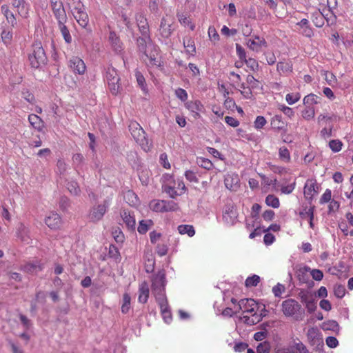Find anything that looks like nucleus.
Segmentation results:
<instances>
[{
  "instance_id": "nucleus-1",
  "label": "nucleus",
  "mask_w": 353,
  "mask_h": 353,
  "mask_svg": "<svg viewBox=\"0 0 353 353\" xmlns=\"http://www.w3.org/2000/svg\"><path fill=\"white\" fill-rule=\"evenodd\" d=\"M238 308L243 312V322L249 325L257 324L265 316V306L260 305L252 299H241L238 303Z\"/></svg>"
},
{
  "instance_id": "nucleus-2",
  "label": "nucleus",
  "mask_w": 353,
  "mask_h": 353,
  "mask_svg": "<svg viewBox=\"0 0 353 353\" xmlns=\"http://www.w3.org/2000/svg\"><path fill=\"white\" fill-rule=\"evenodd\" d=\"M145 37H139L137 40L139 50L145 57L143 59L148 66H163L161 57L159 54V48L151 40L150 35H143Z\"/></svg>"
},
{
  "instance_id": "nucleus-3",
  "label": "nucleus",
  "mask_w": 353,
  "mask_h": 353,
  "mask_svg": "<svg viewBox=\"0 0 353 353\" xmlns=\"http://www.w3.org/2000/svg\"><path fill=\"white\" fill-rule=\"evenodd\" d=\"M165 285V273L163 270L159 271L156 274L152 276L151 289L157 302L167 299Z\"/></svg>"
},
{
  "instance_id": "nucleus-4",
  "label": "nucleus",
  "mask_w": 353,
  "mask_h": 353,
  "mask_svg": "<svg viewBox=\"0 0 353 353\" xmlns=\"http://www.w3.org/2000/svg\"><path fill=\"white\" fill-rule=\"evenodd\" d=\"M129 130L134 139L144 151L148 152L151 150L152 143H150L146 138L145 131L137 122H130L129 124Z\"/></svg>"
},
{
  "instance_id": "nucleus-5",
  "label": "nucleus",
  "mask_w": 353,
  "mask_h": 353,
  "mask_svg": "<svg viewBox=\"0 0 353 353\" xmlns=\"http://www.w3.org/2000/svg\"><path fill=\"white\" fill-rule=\"evenodd\" d=\"M28 60L32 68L37 69L46 63L47 57L41 43H35L32 46Z\"/></svg>"
},
{
  "instance_id": "nucleus-6",
  "label": "nucleus",
  "mask_w": 353,
  "mask_h": 353,
  "mask_svg": "<svg viewBox=\"0 0 353 353\" xmlns=\"http://www.w3.org/2000/svg\"><path fill=\"white\" fill-rule=\"evenodd\" d=\"M150 210L156 212H174L179 209L178 204L173 201L154 199L150 202Z\"/></svg>"
},
{
  "instance_id": "nucleus-7",
  "label": "nucleus",
  "mask_w": 353,
  "mask_h": 353,
  "mask_svg": "<svg viewBox=\"0 0 353 353\" xmlns=\"http://www.w3.org/2000/svg\"><path fill=\"white\" fill-rule=\"evenodd\" d=\"M105 79L110 92L113 95H117L120 90V78L117 70L112 66L108 67L105 72Z\"/></svg>"
},
{
  "instance_id": "nucleus-8",
  "label": "nucleus",
  "mask_w": 353,
  "mask_h": 353,
  "mask_svg": "<svg viewBox=\"0 0 353 353\" xmlns=\"http://www.w3.org/2000/svg\"><path fill=\"white\" fill-rule=\"evenodd\" d=\"M172 181L169 184L163 185L164 191L169 194L171 198H175L177 196L183 194L186 191V187L182 180L172 179V176H169Z\"/></svg>"
},
{
  "instance_id": "nucleus-9",
  "label": "nucleus",
  "mask_w": 353,
  "mask_h": 353,
  "mask_svg": "<svg viewBox=\"0 0 353 353\" xmlns=\"http://www.w3.org/2000/svg\"><path fill=\"white\" fill-rule=\"evenodd\" d=\"M306 336L308 343L310 346L314 347L316 350L323 346L322 334L318 327H310L307 330Z\"/></svg>"
},
{
  "instance_id": "nucleus-10",
  "label": "nucleus",
  "mask_w": 353,
  "mask_h": 353,
  "mask_svg": "<svg viewBox=\"0 0 353 353\" xmlns=\"http://www.w3.org/2000/svg\"><path fill=\"white\" fill-rule=\"evenodd\" d=\"M109 206L108 201L105 200L102 204L94 205L90 210L88 219L90 221L96 223L101 220L107 212Z\"/></svg>"
},
{
  "instance_id": "nucleus-11",
  "label": "nucleus",
  "mask_w": 353,
  "mask_h": 353,
  "mask_svg": "<svg viewBox=\"0 0 353 353\" xmlns=\"http://www.w3.org/2000/svg\"><path fill=\"white\" fill-rule=\"evenodd\" d=\"M52 13L57 22L67 21L68 17L61 0H50Z\"/></svg>"
},
{
  "instance_id": "nucleus-12",
  "label": "nucleus",
  "mask_w": 353,
  "mask_h": 353,
  "mask_svg": "<svg viewBox=\"0 0 353 353\" xmlns=\"http://www.w3.org/2000/svg\"><path fill=\"white\" fill-rule=\"evenodd\" d=\"M174 23V18L171 15L163 16L161 21L159 32L163 38H168L171 36L173 29L172 26Z\"/></svg>"
},
{
  "instance_id": "nucleus-13",
  "label": "nucleus",
  "mask_w": 353,
  "mask_h": 353,
  "mask_svg": "<svg viewBox=\"0 0 353 353\" xmlns=\"http://www.w3.org/2000/svg\"><path fill=\"white\" fill-rule=\"evenodd\" d=\"M299 296L301 303L305 305L309 313H312L316 310L315 298L311 292L302 290L299 292Z\"/></svg>"
},
{
  "instance_id": "nucleus-14",
  "label": "nucleus",
  "mask_w": 353,
  "mask_h": 353,
  "mask_svg": "<svg viewBox=\"0 0 353 353\" xmlns=\"http://www.w3.org/2000/svg\"><path fill=\"white\" fill-rule=\"evenodd\" d=\"M319 186L314 179H309L304 185V196L307 200L312 201L314 196L318 194Z\"/></svg>"
},
{
  "instance_id": "nucleus-15",
  "label": "nucleus",
  "mask_w": 353,
  "mask_h": 353,
  "mask_svg": "<svg viewBox=\"0 0 353 353\" xmlns=\"http://www.w3.org/2000/svg\"><path fill=\"white\" fill-rule=\"evenodd\" d=\"M301 308V305L294 299H288L282 303V310L286 316H294Z\"/></svg>"
},
{
  "instance_id": "nucleus-16",
  "label": "nucleus",
  "mask_w": 353,
  "mask_h": 353,
  "mask_svg": "<svg viewBox=\"0 0 353 353\" xmlns=\"http://www.w3.org/2000/svg\"><path fill=\"white\" fill-rule=\"evenodd\" d=\"M238 213L236 209L232 204L225 205L223 213V220L225 223L229 225H233L237 221Z\"/></svg>"
},
{
  "instance_id": "nucleus-17",
  "label": "nucleus",
  "mask_w": 353,
  "mask_h": 353,
  "mask_svg": "<svg viewBox=\"0 0 353 353\" xmlns=\"http://www.w3.org/2000/svg\"><path fill=\"white\" fill-rule=\"evenodd\" d=\"M72 14L79 26L83 28L87 26L89 19L83 5H79V6L74 8Z\"/></svg>"
},
{
  "instance_id": "nucleus-18",
  "label": "nucleus",
  "mask_w": 353,
  "mask_h": 353,
  "mask_svg": "<svg viewBox=\"0 0 353 353\" xmlns=\"http://www.w3.org/2000/svg\"><path fill=\"white\" fill-rule=\"evenodd\" d=\"M45 223L50 230H57L62 223L61 217L58 213L52 212L45 218Z\"/></svg>"
},
{
  "instance_id": "nucleus-19",
  "label": "nucleus",
  "mask_w": 353,
  "mask_h": 353,
  "mask_svg": "<svg viewBox=\"0 0 353 353\" xmlns=\"http://www.w3.org/2000/svg\"><path fill=\"white\" fill-rule=\"evenodd\" d=\"M185 107L193 114L192 116L195 119H199L201 117L200 113L205 110L203 105L199 100L187 102Z\"/></svg>"
},
{
  "instance_id": "nucleus-20",
  "label": "nucleus",
  "mask_w": 353,
  "mask_h": 353,
  "mask_svg": "<svg viewBox=\"0 0 353 353\" xmlns=\"http://www.w3.org/2000/svg\"><path fill=\"white\" fill-rule=\"evenodd\" d=\"M247 46L252 51L259 52L263 47L267 46V42L263 37L255 35L247 41Z\"/></svg>"
},
{
  "instance_id": "nucleus-21",
  "label": "nucleus",
  "mask_w": 353,
  "mask_h": 353,
  "mask_svg": "<svg viewBox=\"0 0 353 353\" xmlns=\"http://www.w3.org/2000/svg\"><path fill=\"white\" fill-rule=\"evenodd\" d=\"M69 67L74 73L79 74H84L86 70L84 61L79 57H72L70 59Z\"/></svg>"
},
{
  "instance_id": "nucleus-22",
  "label": "nucleus",
  "mask_w": 353,
  "mask_h": 353,
  "mask_svg": "<svg viewBox=\"0 0 353 353\" xmlns=\"http://www.w3.org/2000/svg\"><path fill=\"white\" fill-rule=\"evenodd\" d=\"M12 6L17 9L18 14L23 18H27L29 13L30 5L26 0H12Z\"/></svg>"
},
{
  "instance_id": "nucleus-23",
  "label": "nucleus",
  "mask_w": 353,
  "mask_h": 353,
  "mask_svg": "<svg viewBox=\"0 0 353 353\" xmlns=\"http://www.w3.org/2000/svg\"><path fill=\"white\" fill-rule=\"evenodd\" d=\"M160 307L161 313L164 321L169 323L172 320V313L168 305V299L161 300L157 301Z\"/></svg>"
},
{
  "instance_id": "nucleus-24",
  "label": "nucleus",
  "mask_w": 353,
  "mask_h": 353,
  "mask_svg": "<svg viewBox=\"0 0 353 353\" xmlns=\"http://www.w3.org/2000/svg\"><path fill=\"white\" fill-rule=\"evenodd\" d=\"M121 216L128 229L134 230L136 226V220L134 214L127 210H123L121 213Z\"/></svg>"
},
{
  "instance_id": "nucleus-25",
  "label": "nucleus",
  "mask_w": 353,
  "mask_h": 353,
  "mask_svg": "<svg viewBox=\"0 0 353 353\" xmlns=\"http://www.w3.org/2000/svg\"><path fill=\"white\" fill-rule=\"evenodd\" d=\"M28 121L30 125L38 132H42L45 127L43 121L35 114H30L28 116Z\"/></svg>"
},
{
  "instance_id": "nucleus-26",
  "label": "nucleus",
  "mask_w": 353,
  "mask_h": 353,
  "mask_svg": "<svg viewBox=\"0 0 353 353\" xmlns=\"http://www.w3.org/2000/svg\"><path fill=\"white\" fill-rule=\"evenodd\" d=\"M150 290L148 284L146 281L141 283L139 288V302L145 303L149 298Z\"/></svg>"
},
{
  "instance_id": "nucleus-27",
  "label": "nucleus",
  "mask_w": 353,
  "mask_h": 353,
  "mask_svg": "<svg viewBox=\"0 0 353 353\" xmlns=\"http://www.w3.org/2000/svg\"><path fill=\"white\" fill-rule=\"evenodd\" d=\"M1 10L6 17L8 23L14 27L17 24V19L13 12L10 10L8 6L6 4L1 6Z\"/></svg>"
},
{
  "instance_id": "nucleus-28",
  "label": "nucleus",
  "mask_w": 353,
  "mask_h": 353,
  "mask_svg": "<svg viewBox=\"0 0 353 353\" xmlns=\"http://www.w3.org/2000/svg\"><path fill=\"white\" fill-rule=\"evenodd\" d=\"M224 181L228 189L234 190L239 186V179L237 174H228Z\"/></svg>"
},
{
  "instance_id": "nucleus-29",
  "label": "nucleus",
  "mask_w": 353,
  "mask_h": 353,
  "mask_svg": "<svg viewBox=\"0 0 353 353\" xmlns=\"http://www.w3.org/2000/svg\"><path fill=\"white\" fill-rule=\"evenodd\" d=\"M310 271V268L304 266L299 269L297 272V278L299 281L303 283H310L313 285V281L310 280L308 272Z\"/></svg>"
},
{
  "instance_id": "nucleus-30",
  "label": "nucleus",
  "mask_w": 353,
  "mask_h": 353,
  "mask_svg": "<svg viewBox=\"0 0 353 353\" xmlns=\"http://www.w3.org/2000/svg\"><path fill=\"white\" fill-rule=\"evenodd\" d=\"M177 18L181 25L189 28L192 31L194 30L196 27L195 24L192 22L189 16L183 13H177Z\"/></svg>"
},
{
  "instance_id": "nucleus-31",
  "label": "nucleus",
  "mask_w": 353,
  "mask_h": 353,
  "mask_svg": "<svg viewBox=\"0 0 353 353\" xmlns=\"http://www.w3.org/2000/svg\"><path fill=\"white\" fill-rule=\"evenodd\" d=\"M136 21L139 30L143 34H147L148 32V24L146 17L142 14L136 15Z\"/></svg>"
},
{
  "instance_id": "nucleus-32",
  "label": "nucleus",
  "mask_w": 353,
  "mask_h": 353,
  "mask_svg": "<svg viewBox=\"0 0 353 353\" xmlns=\"http://www.w3.org/2000/svg\"><path fill=\"white\" fill-rule=\"evenodd\" d=\"M270 125L272 129L276 130L277 131L282 130L285 127V123L283 121L281 115H274L271 121Z\"/></svg>"
},
{
  "instance_id": "nucleus-33",
  "label": "nucleus",
  "mask_w": 353,
  "mask_h": 353,
  "mask_svg": "<svg viewBox=\"0 0 353 353\" xmlns=\"http://www.w3.org/2000/svg\"><path fill=\"white\" fill-rule=\"evenodd\" d=\"M67 21H61L58 23V26L60 30V32L61 33V35L63 36L65 41L70 44L72 42V37L70 33L69 30L68 29L67 26H65V23Z\"/></svg>"
},
{
  "instance_id": "nucleus-34",
  "label": "nucleus",
  "mask_w": 353,
  "mask_h": 353,
  "mask_svg": "<svg viewBox=\"0 0 353 353\" xmlns=\"http://www.w3.org/2000/svg\"><path fill=\"white\" fill-rule=\"evenodd\" d=\"M42 269V265L39 263H28L24 265L23 267V270L24 272L30 274H37V272L41 271Z\"/></svg>"
},
{
  "instance_id": "nucleus-35",
  "label": "nucleus",
  "mask_w": 353,
  "mask_h": 353,
  "mask_svg": "<svg viewBox=\"0 0 353 353\" xmlns=\"http://www.w3.org/2000/svg\"><path fill=\"white\" fill-rule=\"evenodd\" d=\"M135 77H136L137 83L140 86L143 92L145 94H148V90L147 85L145 83V77H143V75L142 74V73L140 71L137 70L135 71Z\"/></svg>"
},
{
  "instance_id": "nucleus-36",
  "label": "nucleus",
  "mask_w": 353,
  "mask_h": 353,
  "mask_svg": "<svg viewBox=\"0 0 353 353\" xmlns=\"http://www.w3.org/2000/svg\"><path fill=\"white\" fill-rule=\"evenodd\" d=\"M311 19L312 22L316 27L321 28L323 26L325 23V17L319 10L314 12L312 14Z\"/></svg>"
},
{
  "instance_id": "nucleus-37",
  "label": "nucleus",
  "mask_w": 353,
  "mask_h": 353,
  "mask_svg": "<svg viewBox=\"0 0 353 353\" xmlns=\"http://www.w3.org/2000/svg\"><path fill=\"white\" fill-rule=\"evenodd\" d=\"M154 225V223L150 219L141 220L137 228V230L140 234H145L148 230Z\"/></svg>"
},
{
  "instance_id": "nucleus-38",
  "label": "nucleus",
  "mask_w": 353,
  "mask_h": 353,
  "mask_svg": "<svg viewBox=\"0 0 353 353\" xmlns=\"http://www.w3.org/2000/svg\"><path fill=\"white\" fill-rule=\"evenodd\" d=\"M277 71L280 73H288L292 71V63L291 61H280L276 65Z\"/></svg>"
},
{
  "instance_id": "nucleus-39",
  "label": "nucleus",
  "mask_w": 353,
  "mask_h": 353,
  "mask_svg": "<svg viewBox=\"0 0 353 353\" xmlns=\"http://www.w3.org/2000/svg\"><path fill=\"white\" fill-rule=\"evenodd\" d=\"M183 46L186 52L190 55H194L196 52L194 41L191 38L183 39Z\"/></svg>"
},
{
  "instance_id": "nucleus-40",
  "label": "nucleus",
  "mask_w": 353,
  "mask_h": 353,
  "mask_svg": "<svg viewBox=\"0 0 353 353\" xmlns=\"http://www.w3.org/2000/svg\"><path fill=\"white\" fill-rule=\"evenodd\" d=\"M279 159L284 163H290L291 161V156L289 150L285 147H281L279 150Z\"/></svg>"
},
{
  "instance_id": "nucleus-41",
  "label": "nucleus",
  "mask_w": 353,
  "mask_h": 353,
  "mask_svg": "<svg viewBox=\"0 0 353 353\" xmlns=\"http://www.w3.org/2000/svg\"><path fill=\"white\" fill-rule=\"evenodd\" d=\"M314 206L304 208L300 212L299 216L302 219H314Z\"/></svg>"
},
{
  "instance_id": "nucleus-42",
  "label": "nucleus",
  "mask_w": 353,
  "mask_h": 353,
  "mask_svg": "<svg viewBox=\"0 0 353 353\" xmlns=\"http://www.w3.org/2000/svg\"><path fill=\"white\" fill-rule=\"evenodd\" d=\"M178 231L181 234H188L190 237L195 234L194 228L191 225H180L178 226Z\"/></svg>"
},
{
  "instance_id": "nucleus-43",
  "label": "nucleus",
  "mask_w": 353,
  "mask_h": 353,
  "mask_svg": "<svg viewBox=\"0 0 353 353\" xmlns=\"http://www.w3.org/2000/svg\"><path fill=\"white\" fill-rule=\"evenodd\" d=\"M109 39L116 51L120 52L122 50V44L120 39L114 32L110 33Z\"/></svg>"
},
{
  "instance_id": "nucleus-44",
  "label": "nucleus",
  "mask_w": 353,
  "mask_h": 353,
  "mask_svg": "<svg viewBox=\"0 0 353 353\" xmlns=\"http://www.w3.org/2000/svg\"><path fill=\"white\" fill-rule=\"evenodd\" d=\"M124 199L130 205H137L139 202L137 195L132 190H128L124 194Z\"/></svg>"
},
{
  "instance_id": "nucleus-45",
  "label": "nucleus",
  "mask_w": 353,
  "mask_h": 353,
  "mask_svg": "<svg viewBox=\"0 0 353 353\" xmlns=\"http://www.w3.org/2000/svg\"><path fill=\"white\" fill-rule=\"evenodd\" d=\"M302 117L307 121L313 119L315 116V110L313 106L305 105L304 110L301 112Z\"/></svg>"
},
{
  "instance_id": "nucleus-46",
  "label": "nucleus",
  "mask_w": 353,
  "mask_h": 353,
  "mask_svg": "<svg viewBox=\"0 0 353 353\" xmlns=\"http://www.w3.org/2000/svg\"><path fill=\"white\" fill-rule=\"evenodd\" d=\"M265 203L267 205L274 208H278L280 206V201L279 198L273 194H269L266 196Z\"/></svg>"
},
{
  "instance_id": "nucleus-47",
  "label": "nucleus",
  "mask_w": 353,
  "mask_h": 353,
  "mask_svg": "<svg viewBox=\"0 0 353 353\" xmlns=\"http://www.w3.org/2000/svg\"><path fill=\"white\" fill-rule=\"evenodd\" d=\"M320 97L314 94H310L303 98V103L305 105L313 106L314 104H317Z\"/></svg>"
},
{
  "instance_id": "nucleus-48",
  "label": "nucleus",
  "mask_w": 353,
  "mask_h": 353,
  "mask_svg": "<svg viewBox=\"0 0 353 353\" xmlns=\"http://www.w3.org/2000/svg\"><path fill=\"white\" fill-rule=\"evenodd\" d=\"M130 296L128 293H124L123 295V303L121 305V312L127 314L130 309Z\"/></svg>"
},
{
  "instance_id": "nucleus-49",
  "label": "nucleus",
  "mask_w": 353,
  "mask_h": 353,
  "mask_svg": "<svg viewBox=\"0 0 353 353\" xmlns=\"http://www.w3.org/2000/svg\"><path fill=\"white\" fill-rule=\"evenodd\" d=\"M196 163L200 167L205 170H210L213 168V163L208 159L204 157H198Z\"/></svg>"
},
{
  "instance_id": "nucleus-50",
  "label": "nucleus",
  "mask_w": 353,
  "mask_h": 353,
  "mask_svg": "<svg viewBox=\"0 0 353 353\" xmlns=\"http://www.w3.org/2000/svg\"><path fill=\"white\" fill-rule=\"evenodd\" d=\"M301 99V94L298 92L288 93L285 96V101L289 105H293Z\"/></svg>"
},
{
  "instance_id": "nucleus-51",
  "label": "nucleus",
  "mask_w": 353,
  "mask_h": 353,
  "mask_svg": "<svg viewBox=\"0 0 353 353\" xmlns=\"http://www.w3.org/2000/svg\"><path fill=\"white\" fill-rule=\"evenodd\" d=\"M243 62L245 63L246 66L250 71L256 72L259 70V63L255 59H245V60H244Z\"/></svg>"
},
{
  "instance_id": "nucleus-52",
  "label": "nucleus",
  "mask_w": 353,
  "mask_h": 353,
  "mask_svg": "<svg viewBox=\"0 0 353 353\" xmlns=\"http://www.w3.org/2000/svg\"><path fill=\"white\" fill-rule=\"evenodd\" d=\"M260 282V277L258 275L254 274L249 276L245 281V285L247 288L255 287Z\"/></svg>"
},
{
  "instance_id": "nucleus-53",
  "label": "nucleus",
  "mask_w": 353,
  "mask_h": 353,
  "mask_svg": "<svg viewBox=\"0 0 353 353\" xmlns=\"http://www.w3.org/2000/svg\"><path fill=\"white\" fill-rule=\"evenodd\" d=\"M293 353H310L307 347L302 343H295L292 347Z\"/></svg>"
},
{
  "instance_id": "nucleus-54",
  "label": "nucleus",
  "mask_w": 353,
  "mask_h": 353,
  "mask_svg": "<svg viewBox=\"0 0 353 353\" xmlns=\"http://www.w3.org/2000/svg\"><path fill=\"white\" fill-rule=\"evenodd\" d=\"M271 350V345L270 342L263 341L260 343L256 347L257 353H270Z\"/></svg>"
},
{
  "instance_id": "nucleus-55",
  "label": "nucleus",
  "mask_w": 353,
  "mask_h": 353,
  "mask_svg": "<svg viewBox=\"0 0 353 353\" xmlns=\"http://www.w3.org/2000/svg\"><path fill=\"white\" fill-rule=\"evenodd\" d=\"M329 146L332 152H338L341 150L343 143L339 139H333L329 142Z\"/></svg>"
},
{
  "instance_id": "nucleus-56",
  "label": "nucleus",
  "mask_w": 353,
  "mask_h": 353,
  "mask_svg": "<svg viewBox=\"0 0 353 353\" xmlns=\"http://www.w3.org/2000/svg\"><path fill=\"white\" fill-rule=\"evenodd\" d=\"M229 79L233 87L240 85V83L241 82V77L239 74L235 73L234 72H230Z\"/></svg>"
},
{
  "instance_id": "nucleus-57",
  "label": "nucleus",
  "mask_w": 353,
  "mask_h": 353,
  "mask_svg": "<svg viewBox=\"0 0 353 353\" xmlns=\"http://www.w3.org/2000/svg\"><path fill=\"white\" fill-rule=\"evenodd\" d=\"M267 123V121L263 116H257L254 121V127L256 130L262 129Z\"/></svg>"
},
{
  "instance_id": "nucleus-58",
  "label": "nucleus",
  "mask_w": 353,
  "mask_h": 353,
  "mask_svg": "<svg viewBox=\"0 0 353 353\" xmlns=\"http://www.w3.org/2000/svg\"><path fill=\"white\" fill-rule=\"evenodd\" d=\"M208 33L210 39L212 42L216 43L219 40V35L214 26H211L209 27Z\"/></svg>"
},
{
  "instance_id": "nucleus-59",
  "label": "nucleus",
  "mask_w": 353,
  "mask_h": 353,
  "mask_svg": "<svg viewBox=\"0 0 353 353\" xmlns=\"http://www.w3.org/2000/svg\"><path fill=\"white\" fill-rule=\"evenodd\" d=\"M1 39L6 45L11 43L12 39V32L10 30H3L1 32Z\"/></svg>"
},
{
  "instance_id": "nucleus-60",
  "label": "nucleus",
  "mask_w": 353,
  "mask_h": 353,
  "mask_svg": "<svg viewBox=\"0 0 353 353\" xmlns=\"http://www.w3.org/2000/svg\"><path fill=\"white\" fill-rule=\"evenodd\" d=\"M112 236L117 243H122L125 240L124 234L119 228L112 232Z\"/></svg>"
},
{
  "instance_id": "nucleus-61",
  "label": "nucleus",
  "mask_w": 353,
  "mask_h": 353,
  "mask_svg": "<svg viewBox=\"0 0 353 353\" xmlns=\"http://www.w3.org/2000/svg\"><path fill=\"white\" fill-rule=\"evenodd\" d=\"M22 97L28 103L34 104L36 101L35 97L28 90H23L21 92Z\"/></svg>"
},
{
  "instance_id": "nucleus-62",
  "label": "nucleus",
  "mask_w": 353,
  "mask_h": 353,
  "mask_svg": "<svg viewBox=\"0 0 353 353\" xmlns=\"http://www.w3.org/2000/svg\"><path fill=\"white\" fill-rule=\"evenodd\" d=\"M67 188L70 192L74 195H78L80 192V188L76 181L69 182L67 185Z\"/></svg>"
},
{
  "instance_id": "nucleus-63",
  "label": "nucleus",
  "mask_w": 353,
  "mask_h": 353,
  "mask_svg": "<svg viewBox=\"0 0 353 353\" xmlns=\"http://www.w3.org/2000/svg\"><path fill=\"white\" fill-rule=\"evenodd\" d=\"M312 279L315 281H320L323 278V273L321 270L319 269H313L309 272Z\"/></svg>"
},
{
  "instance_id": "nucleus-64",
  "label": "nucleus",
  "mask_w": 353,
  "mask_h": 353,
  "mask_svg": "<svg viewBox=\"0 0 353 353\" xmlns=\"http://www.w3.org/2000/svg\"><path fill=\"white\" fill-rule=\"evenodd\" d=\"M334 295L338 298H343L345 294V288L342 285H336L334 288Z\"/></svg>"
}]
</instances>
